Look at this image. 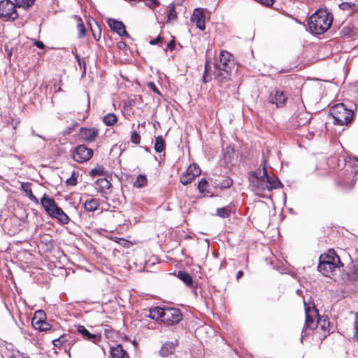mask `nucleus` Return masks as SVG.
<instances>
[{
    "label": "nucleus",
    "mask_w": 358,
    "mask_h": 358,
    "mask_svg": "<svg viewBox=\"0 0 358 358\" xmlns=\"http://www.w3.org/2000/svg\"><path fill=\"white\" fill-rule=\"evenodd\" d=\"M333 15L325 10H319L313 13L308 20V27L310 32L320 35L326 32L331 27Z\"/></svg>",
    "instance_id": "1"
},
{
    "label": "nucleus",
    "mask_w": 358,
    "mask_h": 358,
    "mask_svg": "<svg viewBox=\"0 0 358 358\" xmlns=\"http://www.w3.org/2000/svg\"><path fill=\"white\" fill-rule=\"evenodd\" d=\"M341 266H343V264L339 257L334 250H330L328 255L320 256L317 269L326 277L331 278L340 271Z\"/></svg>",
    "instance_id": "2"
},
{
    "label": "nucleus",
    "mask_w": 358,
    "mask_h": 358,
    "mask_svg": "<svg viewBox=\"0 0 358 358\" xmlns=\"http://www.w3.org/2000/svg\"><path fill=\"white\" fill-rule=\"evenodd\" d=\"M306 322L305 325L301 332V341L302 342L303 338L308 335L307 329L313 330L318 327L320 325L321 329L326 331L327 328L329 325V322L326 320H322L318 318L317 310L315 307H306Z\"/></svg>",
    "instance_id": "3"
},
{
    "label": "nucleus",
    "mask_w": 358,
    "mask_h": 358,
    "mask_svg": "<svg viewBox=\"0 0 358 358\" xmlns=\"http://www.w3.org/2000/svg\"><path fill=\"white\" fill-rule=\"evenodd\" d=\"M183 315L179 308L174 307H158V322L166 326H173L182 320Z\"/></svg>",
    "instance_id": "4"
},
{
    "label": "nucleus",
    "mask_w": 358,
    "mask_h": 358,
    "mask_svg": "<svg viewBox=\"0 0 358 358\" xmlns=\"http://www.w3.org/2000/svg\"><path fill=\"white\" fill-rule=\"evenodd\" d=\"M334 124L343 126L349 124L353 119V110L348 109L343 103L336 104L330 109Z\"/></svg>",
    "instance_id": "5"
},
{
    "label": "nucleus",
    "mask_w": 358,
    "mask_h": 358,
    "mask_svg": "<svg viewBox=\"0 0 358 358\" xmlns=\"http://www.w3.org/2000/svg\"><path fill=\"white\" fill-rule=\"evenodd\" d=\"M16 3L10 0L0 1V17L6 21H13L17 19L18 14L15 10Z\"/></svg>",
    "instance_id": "6"
},
{
    "label": "nucleus",
    "mask_w": 358,
    "mask_h": 358,
    "mask_svg": "<svg viewBox=\"0 0 358 358\" xmlns=\"http://www.w3.org/2000/svg\"><path fill=\"white\" fill-rule=\"evenodd\" d=\"M93 156V151L85 145H80L73 152V159L78 163L90 160Z\"/></svg>",
    "instance_id": "7"
},
{
    "label": "nucleus",
    "mask_w": 358,
    "mask_h": 358,
    "mask_svg": "<svg viewBox=\"0 0 358 358\" xmlns=\"http://www.w3.org/2000/svg\"><path fill=\"white\" fill-rule=\"evenodd\" d=\"M214 75L215 80L220 87H226L229 85V81L230 80L231 76L230 69H224L215 66Z\"/></svg>",
    "instance_id": "8"
},
{
    "label": "nucleus",
    "mask_w": 358,
    "mask_h": 358,
    "mask_svg": "<svg viewBox=\"0 0 358 358\" xmlns=\"http://www.w3.org/2000/svg\"><path fill=\"white\" fill-rule=\"evenodd\" d=\"M99 130L96 127H81L79 129V137L84 141L93 142L99 136Z\"/></svg>",
    "instance_id": "9"
},
{
    "label": "nucleus",
    "mask_w": 358,
    "mask_h": 358,
    "mask_svg": "<svg viewBox=\"0 0 358 358\" xmlns=\"http://www.w3.org/2000/svg\"><path fill=\"white\" fill-rule=\"evenodd\" d=\"M256 179L253 180L252 185L256 188L258 193L264 192L266 190L269 192V188L266 179L262 177V170L255 172Z\"/></svg>",
    "instance_id": "10"
},
{
    "label": "nucleus",
    "mask_w": 358,
    "mask_h": 358,
    "mask_svg": "<svg viewBox=\"0 0 358 358\" xmlns=\"http://www.w3.org/2000/svg\"><path fill=\"white\" fill-rule=\"evenodd\" d=\"M44 312L38 310L36 312L34 318L32 319V326L34 329H38L41 331H45L50 329V324L45 321L42 320L41 318L38 319V316H43Z\"/></svg>",
    "instance_id": "11"
},
{
    "label": "nucleus",
    "mask_w": 358,
    "mask_h": 358,
    "mask_svg": "<svg viewBox=\"0 0 358 358\" xmlns=\"http://www.w3.org/2000/svg\"><path fill=\"white\" fill-rule=\"evenodd\" d=\"M41 204L49 216L59 207L55 200L47 194H44L41 199Z\"/></svg>",
    "instance_id": "12"
},
{
    "label": "nucleus",
    "mask_w": 358,
    "mask_h": 358,
    "mask_svg": "<svg viewBox=\"0 0 358 358\" xmlns=\"http://www.w3.org/2000/svg\"><path fill=\"white\" fill-rule=\"evenodd\" d=\"M191 20L200 30L203 31L205 29V15L202 8L194 9Z\"/></svg>",
    "instance_id": "13"
},
{
    "label": "nucleus",
    "mask_w": 358,
    "mask_h": 358,
    "mask_svg": "<svg viewBox=\"0 0 358 358\" xmlns=\"http://www.w3.org/2000/svg\"><path fill=\"white\" fill-rule=\"evenodd\" d=\"M287 99L283 92L276 90L274 93L271 92L270 94L268 101L272 104H275L276 107L278 108L285 105Z\"/></svg>",
    "instance_id": "14"
},
{
    "label": "nucleus",
    "mask_w": 358,
    "mask_h": 358,
    "mask_svg": "<svg viewBox=\"0 0 358 358\" xmlns=\"http://www.w3.org/2000/svg\"><path fill=\"white\" fill-rule=\"evenodd\" d=\"M108 24L110 28L121 36L129 37L124 24L121 21L115 19H109Z\"/></svg>",
    "instance_id": "15"
},
{
    "label": "nucleus",
    "mask_w": 358,
    "mask_h": 358,
    "mask_svg": "<svg viewBox=\"0 0 358 358\" xmlns=\"http://www.w3.org/2000/svg\"><path fill=\"white\" fill-rule=\"evenodd\" d=\"M78 332L81 334L84 338L96 343L101 339V336L99 334H92L83 325H78L77 327Z\"/></svg>",
    "instance_id": "16"
},
{
    "label": "nucleus",
    "mask_w": 358,
    "mask_h": 358,
    "mask_svg": "<svg viewBox=\"0 0 358 358\" xmlns=\"http://www.w3.org/2000/svg\"><path fill=\"white\" fill-rule=\"evenodd\" d=\"M262 177L266 179L268 182L269 192L273 189H278L281 187L282 184L278 178H273L270 177L267 173L266 166L262 169Z\"/></svg>",
    "instance_id": "17"
},
{
    "label": "nucleus",
    "mask_w": 358,
    "mask_h": 358,
    "mask_svg": "<svg viewBox=\"0 0 358 358\" xmlns=\"http://www.w3.org/2000/svg\"><path fill=\"white\" fill-rule=\"evenodd\" d=\"M178 345V342L177 340L172 342H166L165 343L161 350L160 355L162 357L165 358L169 355H171L173 354L176 350V347Z\"/></svg>",
    "instance_id": "18"
},
{
    "label": "nucleus",
    "mask_w": 358,
    "mask_h": 358,
    "mask_svg": "<svg viewBox=\"0 0 358 358\" xmlns=\"http://www.w3.org/2000/svg\"><path fill=\"white\" fill-rule=\"evenodd\" d=\"M110 358H129L127 352L123 349L120 344L110 347Z\"/></svg>",
    "instance_id": "19"
},
{
    "label": "nucleus",
    "mask_w": 358,
    "mask_h": 358,
    "mask_svg": "<svg viewBox=\"0 0 358 358\" xmlns=\"http://www.w3.org/2000/svg\"><path fill=\"white\" fill-rule=\"evenodd\" d=\"M50 217L53 219H56L58 222L64 224H68L70 221L69 217L59 207H58L56 210L50 215Z\"/></svg>",
    "instance_id": "20"
},
{
    "label": "nucleus",
    "mask_w": 358,
    "mask_h": 358,
    "mask_svg": "<svg viewBox=\"0 0 358 358\" xmlns=\"http://www.w3.org/2000/svg\"><path fill=\"white\" fill-rule=\"evenodd\" d=\"M231 55L227 51H222L220 55V62L215 64V66L224 69H230L229 62Z\"/></svg>",
    "instance_id": "21"
},
{
    "label": "nucleus",
    "mask_w": 358,
    "mask_h": 358,
    "mask_svg": "<svg viewBox=\"0 0 358 358\" xmlns=\"http://www.w3.org/2000/svg\"><path fill=\"white\" fill-rule=\"evenodd\" d=\"M30 183L29 182H22L21 185L22 189L25 192L26 195L28 196L29 200L33 201L34 203L38 204L39 201L38 199L33 194L32 191L30 188Z\"/></svg>",
    "instance_id": "22"
},
{
    "label": "nucleus",
    "mask_w": 358,
    "mask_h": 358,
    "mask_svg": "<svg viewBox=\"0 0 358 358\" xmlns=\"http://www.w3.org/2000/svg\"><path fill=\"white\" fill-rule=\"evenodd\" d=\"M96 188L101 192H106L111 187L110 182L106 178L98 179L96 182Z\"/></svg>",
    "instance_id": "23"
},
{
    "label": "nucleus",
    "mask_w": 358,
    "mask_h": 358,
    "mask_svg": "<svg viewBox=\"0 0 358 358\" xmlns=\"http://www.w3.org/2000/svg\"><path fill=\"white\" fill-rule=\"evenodd\" d=\"M233 208L234 206L231 204L222 208H218L216 210V215L222 218H227L230 217Z\"/></svg>",
    "instance_id": "24"
},
{
    "label": "nucleus",
    "mask_w": 358,
    "mask_h": 358,
    "mask_svg": "<svg viewBox=\"0 0 358 358\" xmlns=\"http://www.w3.org/2000/svg\"><path fill=\"white\" fill-rule=\"evenodd\" d=\"M99 205L98 199H90L87 200L84 203V208L87 211L93 212L96 210Z\"/></svg>",
    "instance_id": "25"
},
{
    "label": "nucleus",
    "mask_w": 358,
    "mask_h": 358,
    "mask_svg": "<svg viewBox=\"0 0 358 358\" xmlns=\"http://www.w3.org/2000/svg\"><path fill=\"white\" fill-rule=\"evenodd\" d=\"M235 154L234 148L231 145H227L225 148H223V157L226 163H229L231 161Z\"/></svg>",
    "instance_id": "26"
},
{
    "label": "nucleus",
    "mask_w": 358,
    "mask_h": 358,
    "mask_svg": "<svg viewBox=\"0 0 358 358\" xmlns=\"http://www.w3.org/2000/svg\"><path fill=\"white\" fill-rule=\"evenodd\" d=\"M73 17L76 20V23H77V29L78 31V38H83L86 34V29L83 22V20L80 18V17H79L78 15H74Z\"/></svg>",
    "instance_id": "27"
},
{
    "label": "nucleus",
    "mask_w": 358,
    "mask_h": 358,
    "mask_svg": "<svg viewBox=\"0 0 358 358\" xmlns=\"http://www.w3.org/2000/svg\"><path fill=\"white\" fill-rule=\"evenodd\" d=\"M339 8L341 10L348 11L349 14L354 13L356 12L358 8L355 3H350V2H343L339 4Z\"/></svg>",
    "instance_id": "28"
},
{
    "label": "nucleus",
    "mask_w": 358,
    "mask_h": 358,
    "mask_svg": "<svg viewBox=\"0 0 358 358\" xmlns=\"http://www.w3.org/2000/svg\"><path fill=\"white\" fill-rule=\"evenodd\" d=\"M103 122L107 126H113L117 121V117L114 113H108L103 117Z\"/></svg>",
    "instance_id": "29"
},
{
    "label": "nucleus",
    "mask_w": 358,
    "mask_h": 358,
    "mask_svg": "<svg viewBox=\"0 0 358 358\" xmlns=\"http://www.w3.org/2000/svg\"><path fill=\"white\" fill-rule=\"evenodd\" d=\"M178 277L187 286L192 285V278L191 275L185 272V271H179L178 273Z\"/></svg>",
    "instance_id": "30"
},
{
    "label": "nucleus",
    "mask_w": 358,
    "mask_h": 358,
    "mask_svg": "<svg viewBox=\"0 0 358 358\" xmlns=\"http://www.w3.org/2000/svg\"><path fill=\"white\" fill-rule=\"evenodd\" d=\"M15 1L17 7L27 10L34 4L36 0H15Z\"/></svg>",
    "instance_id": "31"
},
{
    "label": "nucleus",
    "mask_w": 358,
    "mask_h": 358,
    "mask_svg": "<svg viewBox=\"0 0 358 358\" xmlns=\"http://www.w3.org/2000/svg\"><path fill=\"white\" fill-rule=\"evenodd\" d=\"M185 172H189V174H191L192 176L196 178L200 175L201 169L196 164H192L189 166Z\"/></svg>",
    "instance_id": "32"
},
{
    "label": "nucleus",
    "mask_w": 358,
    "mask_h": 358,
    "mask_svg": "<svg viewBox=\"0 0 358 358\" xmlns=\"http://www.w3.org/2000/svg\"><path fill=\"white\" fill-rule=\"evenodd\" d=\"M194 178L195 177H193L191 174H189V172H185L180 176V181L182 185H187L189 184Z\"/></svg>",
    "instance_id": "33"
},
{
    "label": "nucleus",
    "mask_w": 358,
    "mask_h": 358,
    "mask_svg": "<svg viewBox=\"0 0 358 358\" xmlns=\"http://www.w3.org/2000/svg\"><path fill=\"white\" fill-rule=\"evenodd\" d=\"M233 184V180L229 177H225L220 183L217 184V187L220 189L229 188Z\"/></svg>",
    "instance_id": "34"
},
{
    "label": "nucleus",
    "mask_w": 358,
    "mask_h": 358,
    "mask_svg": "<svg viewBox=\"0 0 358 358\" xmlns=\"http://www.w3.org/2000/svg\"><path fill=\"white\" fill-rule=\"evenodd\" d=\"M147 182V178L144 175H139L134 182V186L137 188H141L144 186Z\"/></svg>",
    "instance_id": "35"
},
{
    "label": "nucleus",
    "mask_w": 358,
    "mask_h": 358,
    "mask_svg": "<svg viewBox=\"0 0 358 358\" xmlns=\"http://www.w3.org/2000/svg\"><path fill=\"white\" fill-rule=\"evenodd\" d=\"M208 187V183L205 178H202L198 185V189L201 193H209V191L207 189Z\"/></svg>",
    "instance_id": "36"
},
{
    "label": "nucleus",
    "mask_w": 358,
    "mask_h": 358,
    "mask_svg": "<svg viewBox=\"0 0 358 358\" xmlns=\"http://www.w3.org/2000/svg\"><path fill=\"white\" fill-rule=\"evenodd\" d=\"M210 68V62L206 60L205 63V72L203 76V82L205 83L209 82L211 79L210 76L208 75V71Z\"/></svg>",
    "instance_id": "37"
},
{
    "label": "nucleus",
    "mask_w": 358,
    "mask_h": 358,
    "mask_svg": "<svg viewBox=\"0 0 358 358\" xmlns=\"http://www.w3.org/2000/svg\"><path fill=\"white\" fill-rule=\"evenodd\" d=\"M177 18V13L174 8V7H171L169 10V13L167 15V22H171L172 20H175Z\"/></svg>",
    "instance_id": "38"
},
{
    "label": "nucleus",
    "mask_w": 358,
    "mask_h": 358,
    "mask_svg": "<svg viewBox=\"0 0 358 358\" xmlns=\"http://www.w3.org/2000/svg\"><path fill=\"white\" fill-rule=\"evenodd\" d=\"M131 141L134 144H139L141 142V136L136 131H133L131 134Z\"/></svg>",
    "instance_id": "39"
},
{
    "label": "nucleus",
    "mask_w": 358,
    "mask_h": 358,
    "mask_svg": "<svg viewBox=\"0 0 358 358\" xmlns=\"http://www.w3.org/2000/svg\"><path fill=\"white\" fill-rule=\"evenodd\" d=\"M165 148L164 141L161 136H158V153L162 152Z\"/></svg>",
    "instance_id": "40"
},
{
    "label": "nucleus",
    "mask_w": 358,
    "mask_h": 358,
    "mask_svg": "<svg viewBox=\"0 0 358 358\" xmlns=\"http://www.w3.org/2000/svg\"><path fill=\"white\" fill-rule=\"evenodd\" d=\"M64 341V336H62L59 338L53 340L52 343L55 347L60 348L63 345Z\"/></svg>",
    "instance_id": "41"
},
{
    "label": "nucleus",
    "mask_w": 358,
    "mask_h": 358,
    "mask_svg": "<svg viewBox=\"0 0 358 358\" xmlns=\"http://www.w3.org/2000/svg\"><path fill=\"white\" fill-rule=\"evenodd\" d=\"M77 182L76 178L75 176V172L73 171L69 178L66 180V184L69 185H76Z\"/></svg>",
    "instance_id": "42"
},
{
    "label": "nucleus",
    "mask_w": 358,
    "mask_h": 358,
    "mask_svg": "<svg viewBox=\"0 0 358 358\" xmlns=\"http://www.w3.org/2000/svg\"><path fill=\"white\" fill-rule=\"evenodd\" d=\"M103 173V170L101 167L95 168L91 170L90 174L92 176H101Z\"/></svg>",
    "instance_id": "43"
},
{
    "label": "nucleus",
    "mask_w": 358,
    "mask_h": 358,
    "mask_svg": "<svg viewBox=\"0 0 358 358\" xmlns=\"http://www.w3.org/2000/svg\"><path fill=\"white\" fill-rule=\"evenodd\" d=\"M13 358H29V357L20 351L13 353Z\"/></svg>",
    "instance_id": "44"
},
{
    "label": "nucleus",
    "mask_w": 358,
    "mask_h": 358,
    "mask_svg": "<svg viewBox=\"0 0 358 358\" xmlns=\"http://www.w3.org/2000/svg\"><path fill=\"white\" fill-rule=\"evenodd\" d=\"M354 327L355 329V336L358 338V312L355 315V319L354 322Z\"/></svg>",
    "instance_id": "45"
},
{
    "label": "nucleus",
    "mask_w": 358,
    "mask_h": 358,
    "mask_svg": "<svg viewBox=\"0 0 358 358\" xmlns=\"http://www.w3.org/2000/svg\"><path fill=\"white\" fill-rule=\"evenodd\" d=\"M156 311H157V308H153L152 310H148L149 313L147 314L145 313V316H148V317H150L152 319H155V313H156Z\"/></svg>",
    "instance_id": "46"
},
{
    "label": "nucleus",
    "mask_w": 358,
    "mask_h": 358,
    "mask_svg": "<svg viewBox=\"0 0 358 358\" xmlns=\"http://www.w3.org/2000/svg\"><path fill=\"white\" fill-rule=\"evenodd\" d=\"M175 46H176L175 41H174V39H172L167 43L166 50L169 49V50H172Z\"/></svg>",
    "instance_id": "47"
},
{
    "label": "nucleus",
    "mask_w": 358,
    "mask_h": 358,
    "mask_svg": "<svg viewBox=\"0 0 358 358\" xmlns=\"http://www.w3.org/2000/svg\"><path fill=\"white\" fill-rule=\"evenodd\" d=\"M34 44H35V45H36L37 48H40V49H43V48H44V46H45V45H44V44L43 43V42L39 41H34Z\"/></svg>",
    "instance_id": "48"
},
{
    "label": "nucleus",
    "mask_w": 358,
    "mask_h": 358,
    "mask_svg": "<svg viewBox=\"0 0 358 358\" xmlns=\"http://www.w3.org/2000/svg\"><path fill=\"white\" fill-rule=\"evenodd\" d=\"M148 86L154 92H157V87L155 86V83L152 82H150L148 84Z\"/></svg>",
    "instance_id": "49"
},
{
    "label": "nucleus",
    "mask_w": 358,
    "mask_h": 358,
    "mask_svg": "<svg viewBox=\"0 0 358 358\" xmlns=\"http://www.w3.org/2000/svg\"><path fill=\"white\" fill-rule=\"evenodd\" d=\"M243 275V272L242 271H238L237 274H236V278L238 280L239 278H241L242 276Z\"/></svg>",
    "instance_id": "50"
},
{
    "label": "nucleus",
    "mask_w": 358,
    "mask_h": 358,
    "mask_svg": "<svg viewBox=\"0 0 358 358\" xmlns=\"http://www.w3.org/2000/svg\"><path fill=\"white\" fill-rule=\"evenodd\" d=\"M150 44H151V45H155V44H157V38H155V39H153V40H151V41H150Z\"/></svg>",
    "instance_id": "51"
},
{
    "label": "nucleus",
    "mask_w": 358,
    "mask_h": 358,
    "mask_svg": "<svg viewBox=\"0 0 358 358\" xmlns=\"http://www.w3.org/2000/svg\"><path fill=\"white\" fill-rule=\"evenodd\" d=\"M162 41V37L159 35H158V39H157L158 44L161 43Z\"/></svg>",
    "instance_id": "52"
},
{
    "label": "nucleus",
    "mask_w": 358,
    "mask_h": 358,
    "mask_svg": "<svg viewBox=\"0 0 358 358\" xmlns=\"http://www.w3.org/2000/svg\"><path fill=\"white\" fill-rule=\"evenodd\" d=\"M154 148L157 151V139L155 140V142L154 143Z\"/></svg>",
    "instance_id": "53"
},
{
    "label": "nucleus",
    "mask_w": 358,
    "mask_h": 358,
    "mask_svg": "<svg viewBox=\"0 0 358 358\" xmlns=\"http://www.w3.org/2000/svg\"><path fill=\"white\" fill-rule=\"evenodd\" d=\"M303 115H306V116H308V115L306 114H304V113H301L298 115V117H300L301 118V116H303Z\"/></svg>",
    "instance_id": "54"
},
{
    "label": "nucleus",
    "mask_w": 358,
    "mask_h": 358,
    "mask_svg": "<svg viewBox=\"0 0 358 358\" xmlns=\"http://www.w3.org/2000/svg\"><path fill=\"white\" fill-rule=\"evenodd\" d=\"M76 57L78 58V63H79V65L81 66L83 65V63H81V61L80 60V59L78 58V56H76Z\"/></svg>",
    "instance_id": "55"
},
{
    "label": "nucleus",
    "mask_w": 358,
    "mask_h": 358,
    "mask_svg": "<svg viewBox=\"0 0 358 358\" xmlns=\"http://www.w3.org/2000/svg\"><path fill=\"white\" fill-rule=\"evenodd\" d=\"M76 57L78 58V63H79V65L81 66L83 65V63H81V61L80 60V59L78 58V56H76Z\"/></svg>",
    "instance_id": "56"
},
{
    "label": "nucleus",
    "mask_w": 358,
    "mask_h": 358,
    "mask_svg": "<svg viewBox=\"0 0 358 358\" xmlns=\"http://www.w3.org/2000/svg\"><path fill=\"white\" fill-rule=\"evenodd\" d=\"M90 108V99L88 98V100H87V109Z\"/></svg>",
    "instance_id": "57"
},
{
    "label": "nucleus",
    "mask_w": 358,
    "mask_h": 358,
    "mask_svg": "<svg viewBox=\"0 0 358 358\" xmlns=\"http://www.w3.org/2000/svg\"><path fill=\"white\" fill-rule=\"evenodd\" d=\"M305 122H302V123L299 122V126H300V125H301V124H305Z\"/></svg>",
    "instance_id": "58"
},
{
    "label": "nucleus",
    "mask_w": 358,
    "mask_h": 358,
    "mask_svg": "<svg viewBox=\"0 0 358 358\" xmlns=\"http://www.w3.org/2000/svg\"><path fill=\"white\" fill-rule=\"evenodd\" d=\"M32 134L35 135L34 131H32Z\"/></svg>",
    "instance_id": "59"
},
{
    "label": "nucleus",
    "mask_w": 358,
    "mask_h": 358,
    "mask_svg": "<svg viewBox=\"0 0 358 358\" xmlns=\"http://www.w3.org/2000/svg\"><path fill=\"white\" fill-rule=\"evenodd\" d=\"M36 136H37L38 137L42 138V136H40V135H36Z\"/></svg>",
    "instance_id": "60"
},
{
    "label": "nucleus",
    "mask_w": 358,
    "mask_h": 358,
    "mask_svg": "<svg viewBox=\"0 0 358 358\" xmlns=\"http://www.w3.org/2000/svg\"><path fill=\"white\" fill-rule=\"evenodd\" d=\"M357 162H358V159H357Z\"/></svg>",
    "instance_id": "61"
}]
</instances>
